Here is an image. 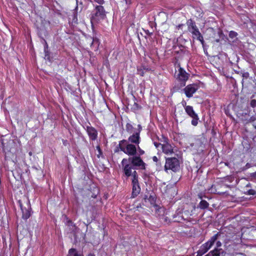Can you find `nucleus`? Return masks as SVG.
Wrapping results in <instances>:
<instances>
[{
	"label": "nucleus",
	"mask_w": 256,
	"mask_h": 256,
	"mask_svg": "<svg viewBox=\"0 0 256 256\" xmlns=\"http://www.w3.org/2000/svg\"><path fill=\"white\" fill-rule=\"evenodd\" d=\"M218 234H216L212 236L210 239L206 243L202 244L199 252L202 253V254H204L207 252L208 250L212 246L215 241L218 238Z\"/></svg>",
	"instance_id": "6"
},
{
	"label": "nucleus",
	"mask_w": 256,
	"mask_h": 256,
	"mask_svg": "<svg viewBox=\"0 0 256 256\" xmlns=\"http://www.w3.org/2000/svg\"><path fill=\"white\" fill-rule=\"evenodd\" d=\"M76 250L74 248H71L69 250V254H71L72 253H74V256H82L80 254H78L75 252Z\"/></svg>",
	"instance_id": "22"
},
{
	"label": "nucleus",
	"mask_w": 256,
	"mask_h": 256,
	"mask_svg": "<svg viewBox=\"0 0 256 256\" xmlns=\"http://www.w3.org/2000/svg\"><path fill=\"white\" fill-rule=\"evenodd\" d=\"M64 144H66V142H64Z\"/></svg>",
	"instance_id": "39"
},
{
	"label": "nucleus",
	"mask_w": 256,
	"mask_h": 256,
	"mask_svg": "<svg viewBox=\"0 0 256 256\" xmlns=\"http://www.w3.org/2000/svg\"><path fill=\"white\" fill-rule=\"evenodd\" d=\"M208 202L206 200H202L200 203V207L201 208H206L208 206Z\"/></svg>",
	"instance_id": "18"
},
{
	"label": "nucleus",
	"mask_w": 256,
	"mask_h": 256,
	"mask_svg": "<svg viewBox=\"0 0 256 256\" xmlns=\"http://www.w3.org/2000/svg\"><path fill=\"white\" fill-rule=\"evenodd\" d=\"M136 148H137V151L138 152V156H142L144 154V151L140 148L139 145L137 146Z\"/></svg>",
	"instance_id": "20"
},
{
	"label": "nucleus",
	"mask_w": 256,
	"mask_h": 256,
	"mask_svg": "<svg viewBox=\"0 0 256 256\" xmlns=\"http://www.w3.org/2000/svg\"><path fill=\"white\" fill-rule=\"evenodd\" d=\"M185 110L187 114L191 118L197 117V114L194 112L192 106H186Z\"/></svg>",
	"instance_id": "13"
},
{
	"label": "nucleus",
	"mask_w": 256,
	"mask_h": 256,
	"mask_svg": "<svg viewBox=\"0 0 256 256\" xmlns=\"http://www.w3.org/2000/svg\"><path fill=\"white\" fill-rule=\"evenodd\" d=\"M188 28L189 31L192 34L193 38L200 41L201 44L204 45V40L203 37L200 32L198 28L196 26L195 23L191 20L188 23Z\"/></svg>",
	"instance_id": "3"
},
{
	"label": "nucleus",
	"mask_w": 256,
	"mask_h": 256,
	"mask_svg": "<svg viewBox=\"0 0 256 256\" xmlns=\"http://www.w3.org/2000/svg\"><path fill=\"white\" fill-rule=\"evenodd\" d=\"M164 168L166 170H171L174 172L177 171L180 168V164L178 160L176 158H166Z\"/></svg>",
	"instance_id": "5"
},
{
	"label": "nucleus",
	"mask_w": 256,
	"mask_h": 256,
	"mask_svg": "<svg viewBox=\"0 0 256 256\" xmlns=\"http://www.w3.org/2000/svg\"><path fill=\"white\" fill-rule=\"evenodd\" d=\"M96 12L91 18V23L93 24L96 23L106 17L104 7L101 6H97L96 8Z\"/></svg>",
	"instance_id": "4"
},
{
	"label": "nucleus",
	"mask_w": 256,
	"mask_h": 256,
	"mask_svg": "<svg viewBox=\"0 0 256 256\" xmlns=\"http://www.w3.org/2000/svg\"><path fill=\"white\" fill-rule=\"evenodd\" d=\"M152 160L154 162H158V158L156 156H154L152 157Z\"/></svg>",
	"instance_id": "29"
},
{
	"label": "nucleus",
	"mask_w": 256,
	"mask_h": 256,
	"mask_svg": "<svg viewBox=\"0 0 256 256\" xmlns=\"http://www.w3.org/2000/svg\"><path fill=\"white\" fill-rule=\"evenodd\" d=\"M183 26V24H179L177 27L178 28H180L182 26Z\"/></svg>",
	"instance_id": "32"
},
{
	"label": "nucleus",
	"mask_w": 256,
	"mask_h": 256,
	"mask_svg": "<svg viewBox=\"0 0 256 256\" xmlns=\"http://www.w3.org/2000/svg\"><path fill=\"white\" fill-rule=\"evenodd\" d=\"M125 2L127 4H131V0H125Z\"/></svg>",
	"instance_id": "31"
},
{
	"label": "nucleus",
	"mask_w": 256,
	"mask_h": 256,
	"mask_svg": "<svg viewBox=\"0 0 256 256\" xmlns=\"http://www.w3.org/2000/svg\"><path fill=\"white\" fill-rule=\"evenodd\" d=\"M230 36L231 37L235 36H236V33L233 32H231L230 34Z\"/></svg>",
	"instance_id": "27"
},
{
	"label": "nucleus",
	"mask_w": 256,
	"mask_h": 256,
	"mask_svg": "<svg viewBox=\"0 0 256 256\" xmlns=\"http://www.w3.org/2000/svg\"><path fill=\"white\" fill-rule=\"evenodd\" d=\"M140 74L142 76H144V72H140Z\"/></svg>",
	"instance_id": "33"
},
{
	"label": "nucleus",
	"mask_w": 256,
	"mask_h": 256,
	"mask_svg": "<svg viewBox=\"0 0 256 256\" xmlns=\"http://www.w3.org/2000/svg\"><path fill=\"white\" fill-rule=\"evenodd\" d=\"M250 106L252 108L256 107V100H252L250 102Z\"/></svg>",
	"instance_id": "24"
},
{
	"label": "nucleus",
	"mask_w": 256,
	"mask_h": 256,
	"mask_svg": "<svg viewBox=\"0 0 256 256\" xmlns=\"http://www.w3.org/2000/svg\"><path fill=\"white\" fill-rule=\"evenodd\" d=\"M96 150H98V152H99V153H100V154H102V151H101V150H100V146H97L96 147Z\"/></svg>",
	"instance_id": "25"
},
{
	"label": "nucleus",
	"mask_w": 256,
	"mask_h": 256,
	"mask_svg": "<svg viewBox=\"0 0 256 256\" xmlns=\"http://www.w3.org/2000/svg\"><path fill=\"white\" fill-rule=\"evenodd\" d=\"M182 219V218L178 215L177 216H174L173 217V222H180Z\"/></svg>",
	"instance_id": "19"
},
{
	"label": "nucleus",
	"mask_w": 256,
	"mask_h": 256,
	"mask_svg": "<svg viewBox=\"0 0 256 256\" xmlns=\"http://www.w3.org/2000/svg\"><path fill=\"white\" fill-rule=\"evenodd\" d=\"M193 118V120H192V124L194 126H196L198 124V116H197V117L196 118Z\"/></svg>",
	"instance_id": "21"
},
{
	"label": "nucleus",
	"mask_w": 256,
	"mask_h": 256,
	"mask_svg": "<svg viewBox=\"0 0 256 256\" xmlns=\"http://www.w3.org/2000/svg\"><path fill=\"white\" fill-rule=\"evenodd\" d=\"M128 162L130 163L133 167H138L142 170H144L146 168V164L140 156H136L135 155L134 156L129 157L128 159L124 158L122 161V164L124 165Z\"/></svg>",
	"instance_id": "2"
},
{
	"label": "nucleus",
	"mask_w": 256,
	"mask_h": 256,
	"mask_svg": "<svg viewBox=\"0 0 256 256\" xmlns=\"http://www.w3.org/2000/svg\"><path fill=\"white\" fill-rule=\"evenodd\" d=\"M139 132H140V130ZM127 140L128 142L130 144H134L136 146L139 145V144L140 143V132H136L133 134L128 138V140Z\"/></svg>",
	"instance_id": "10"
},
{
	"label": "nucleus",
	"mask_w": 256,
	"mask_h": 256,
	"mask_svg": "<svg viewBox=\"0 0 256 256\" xmlns=\"http://www.w3.org/2000/svg\"><path fill=\"white\" fill-rule=\"evenodd\" d=\"M216 245L218 248L222 246V243L220 241H218L216 242Z\"/></svg>",
	"instance_id": "28"
},
{
	"label": "nucleus",
	"mask_w": 256,
	"mask_h": 256,
	"mask_svg": "<svg viewBox=\"0 0 256 256\" xmlns=\"http://www.w3.org/2000/svg\"><path fill=\"white\" fill-rule=\"evenodd\" d=\"M156 148L160 146L162 149V152L167 155H170L174 152L173 146L170 144L166 143L164 144H155Z\"/></svg>",
	"instance_id": "8"
},
{
	"label": "nucleus",
	"mask_w": 256,
	"mask_h": 256,
	"mask_svg": "<svg viewBox=\"0 0 256 256\" xmlns=\"http://www.w3.org/2000/svg\"><path fill=\"white\" fill-rule=\"evenodd\" d=\"M140 191V188L138 184H132V195L133 197H135L138 196Z\"/></svg>",
	"instance_id": "15"
},
{
	"label": "nucleus",
	"mask_w": 256,
	"mask_h": 256,
	"mask_svg": "<svg viewBox=\"0 0 256 256\" xmlns=\"http://www.w3.org/2000/svg\"><path fill=\"white\" fill-rule=\"evenodd\" d=\"M255 175H256V174H255Z\"/></svg>",
	"instance_id": "41"
},
{
	"label": "nucleus",
	"mask_w": 256,
	"mask_h": 256,
	"mask_svg": "<svg viewBox=\"0 0 256 256\" xmlns=\"http://www.w3.org/2000/svg\"><path fill=\"white\" fill-rule=\"evenodd\" d=\"M189 74L182 68L178 67V71H176L175 76L180 82H184V85L185 84V82L188 80Z\"/></svg>",
	"instance_id": "7"
},
{
	"label": "nucleus",
	"mask_w": 256,
	"mask_h": 256,
	"mask_svg": "<svg viewBox=\"0 0 256 256\" xmlns=\"http://www.w3.org/2000/svg\"><path fill=\"white\" fill-rule=\"evenodd\" d=\"M88 256H94V255H93V254H89L88 255Z\"/></svg>",
	"instance_id": "35"
},
{
	"label": "nucleus",
	"mask_w": 256,
	"mask_h": 256,
	"mask_svg": "<svg viewBox=\"0 0 256 256\" xmlns=\"http://www.w3.org/2000/svg\"><path fill=\"white\" fill-rule=\"evenodd\" d=\"M197 90L198 86L196 85L188 84L184 89V90L188 98H191Z\"/></svg>",
	"instance_id": "9"
},
{
	"label": "nucleus",
	"mask_w": 256,
	"mask_h": 256,
	"mask_svg": "<svg viewBox=\"0 0 256 256\" xmlns=\"http://www.w3.org/2000/svg\"><path fill=\"white\" fill-rule=\"evenodd\" d=\"M162 210V208H160L158 210Z\"/></svg>",
	"instance_id": "37"
},
{
	"label": "nucleus",
	"mask_w": 256,
	"mask_h": 256,
	"mask_svg": "<svg viewBox=\"0 0 256 256\" xmlns=\"http://www.w3.org/2000/svg\"><path fill=\"white\" fill-rule=\"evenodd\" d=\"M19 203H20V208H21V210L22 211V218L24 219H28L30 216V211L28 210H27V209H24L23 208L22 206V204L19 201Z\"/></svg>",
	"instance_id": "14"
},
{
	"label": "nucleus",
	"mask_w": 256,
	"mask_h": 256,
	"mask_svg": "<svg viewBox=\"0 0 256 256\" xmlns=\"http://www.w3.org/2000/svg\"><path fill=\"white\" fill-rule=\"evenodd\" d=\"M161 219L166 223H168L170 222V219L167 216H162Z\"/></svg>",
	"instance_id": "23"
},
{
	"label": "nucleus",
	"mask_w": 256,
	"mask_h": 256,
	"mask_svg": "<svg viewBox=\"0 0 256 256\" xmlns=\"http://www.w3.org/2000/svg\"><path fill=\"white\" fill-rule=\"evenodd\" d=\"M101 155H102V154H100V153L98 152V154H97V156H98V158H100Z\"/></svg>",
	"instance_id": "34"
},
{
	"label": "nucleus",
	"mask_w": 256,
	"mask_h": 256,
	"mask_svg": "<svg viewBox=\"0 0 256 256\" xmlns=\"http://www.w3.org/2000/svg\"><path fill=\"white\" fill-rule=\"evenodd\" d=\"M122 166H124V171L125 175L128 177L132 176L133 172H132V170L134 169L133 166L128 163H126Z\"/></svg>",
	"instance_id": "11"
},
{
	"label": "nucleus",
	"mask_w": 256,
	"mask_h": 256,
	"mask_svg": "<svg viewBox=\"0 0 256 256\" xmlns=\"http://www.w3.org/2000/svg\"><path fill=\"white\" fill-rule=\"evenodd\" d=\"M186 104V102H183V105Z\"/></svg>",
	"instance_id": "36"
},
{
	"label": "nucleus",
	"mask_w": 256,
	"mask_h": 256,
	"mask_svg": "<svg viewBox=\"0 0 256 256\" xmlns=\"http://www.w3.org/2000/svg\"><path fill=\"white\" fill-rule=\"evenodd\" d=\"M119 147L121 151L129 156H134L137 153L136 145L128 142L127 140H123L119 142Z\"/></svg>",
	"instance_id": "1"
},
{
	"label": "nucleus",
	"mask_w": 256,
	"mask_h": 256,
	"mask_svg": "<svg viewBox=\"0 0 256 256\" xmlns=\"http://www.w3.org/2000/svg\"><path fill=\"white\" fill-rule=\"evenodd\" d=\"M94 0L100 4H102L104 2V0Z\"/></svg>",
	"instance_id": "26"
},
{
	"label": "nucleus",
	"mask_w": 256,
	"mask_h": 256,
	"mask_svg": "<svg viewBox=\"0 0 256 256\" xmlns=\"http://www.w3.org/2000/svg\"><path fill=\"white\" fill-rule=\"evenodd\" d=\"M132 184H138V176L137 174V172L136 171L134 170L132 173Z\"/></svg>",
	"instance_id": "17"
},
{
	"label": "nucleus",
	"mask_w": 256,
	"mask_h": 256,
	"mask_svg": "<svg viewBox=\"0 0 256 256\" xmlns=\"http://www.w3.org/2000/svg\"><path fill=\"white\" fill-rule=\"evenodd\" d=\"M255 126V128H256V126Z\"/></svg>",
	"instance_id": "40"
},
{
	"label": "nucleus",
	"mask_w": 256,
	"mask_h": 256,
	"mask_svg": "<svg viewBox=\"0 0 256 256\" xmlns=\"http://www.w3.org/2000/svg\"><path fill=\"white\" fill-rule=\"evenodd\" d=\"M64 144H66V142H64Z\"/></svg>",
	"instance_id": "38"
},
{
	"label": "nucleus",
	"mask_w": 256,
	"mask_h": 256,
	"mask_svg": "<svg viewBox=\"0 0 256 256\" xmlns=\"http://www.w3.org/2000/svg\"><path fill=\"white\" fill-rule=\"evenodd\" d=\"M248 76H249V74L248 72H246L243 74V76L245 77L246 78H248Z\"/></svg>",
	"instance_id": "30"
},
{
	"label": "nucleus",
	"mask_w": 256,
	"mask_h": 256,
	"mask_svg": "<svg viewBox=\"0 0 256 256\" xmlns=\"http://www.w3.org/2000/svg\"><path fill=\"white\" fill-rule=\"evenodd\" d=\"M205 256H220V252L218 248H215L214 250L210 251Z\"/></svg>",
	"instance_id": "16"
},
{
	"label": "nucleus",
	"mask_w": 256,
	"mask_h": 256,
	"mask_svg": "<svg viewBox=\"0 0 256 256\" xmlns=\"http://www.w3.org/2000/svg\"><path fill=\"white\" fill-rule=\"evenodd\" d=\"M87 132L91 140H95L96 138L98 133L96 130L94 128L88 126Z\"/></svg>",
	"instance_id": "12"
}]
</instances>
